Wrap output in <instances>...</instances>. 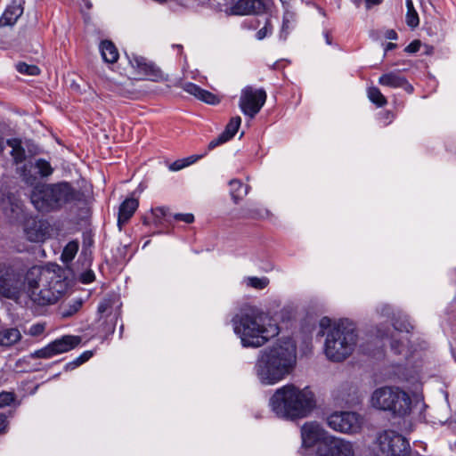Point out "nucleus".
<instances>
[{
    "instance_id": "obj_6",
    "label": "nucleus",
    "mask_w": 456,
    "mask_h": 456,
    "mask_svg": "<svg viewBox=\"0 0 456 456\" xmlns=\"http://www.w3.org/2000/svg\"><path fill=\"white\" fill-rule=\"evenodd\" d=\"M357 342V334L352 325L339 323L330 329L324 344V352L332 362H342L354 351Z\"/></svg>"
},
{
    "instance_id": "obj_44",
    "label": "nucleus",
    "mask_w": 456,
    "mask_h": 456,
    "mask_svg": "<svg viewBox=\"0 0 456 456\" xmlns=\"http://www.w3.org/2000/svg\"><path fill=\"white\" fill-rule=\"evenodd\" d=\"M420 45L421 43L419 40H414L405 47L404 51L409 53H414L419 50Z\"/></svg>"
},
{
    "instance_id": "obj_24",
    "label": "nucleus",
    "mask_w": 456,
    "mask_h": 456,
    "mask_svg": "<svg viewBox=\"0 0 456 456\" xmlns=\"http://www.w3.org/2000/svg\"><path fill=\"white\" fill-rule=\"evenodd\" d=\"M102 59L109 63H114L118 59V52L111 41L104 40L100 45Z\"/></svg>"
},
{
    "instance_id": "obj_16",
    "label": "nucleus",
    "mask_w": 456,
    "mask_h": 456,
    "mask_svg": "<svg viewBox=\"0 0 456 456\" xmlns=\"http://www.w3.org/2000/svg\"><path fill=\"white\" fill-rule=\"evenodd\" d=\"M46 184L35 187L31 194V202L40 212H50L56 210L53 197L48 193Z\"/></svg>"
},
{
    "instance_id": "obj_55",
    "label": "nucleus",
    "mask_w": 456,
    "mask_h": 456,
    "mask_svg": "<svg viewBox=\"0 0 456 456\" xmlns=\"http://www.w3.org/2000/svg\"><path fill=\"white\" fill-rule=\"evenodd\" d=\"M362 1V0H354L355 4H356L357 5H359V4H360V3H361Z\"/></svg>"
},
{
    "instance_id": "obj_45",
    "label": "nucleus",
    "mask_w": 456,
    "mask_h": 456,
    "mask_svg": "<svg viewBox=\"0 0 456 456\" xmlns=\"http://www.w3.org/2000/svg\"><path fill=\"white\" fill-rule=\"evenodd\" d=\"M175 219L183 221L187 224H191L194 221V216L192 214H175Z\"/></svg>"
},
{
    "instance_id": "obj_10",
    "label": "nucleus",
    "mask_w": 456,
    "mask_h": 456,
    "mask_svg": "<svg viewBox=\"0 0 456 456\" xmlns=\"http://www.w3.org/2000/svg\"><path fill=\"white\" fill-rule=\"evenodd\" d=\"M376 443L382 453L387 456H406L410 450L409 441L395 429L379 432Z\"/></svg>"
},
{
    "instance_id": "obj_37",
    "label": "nucleus",
    "mask_w": 456,
    "mask_h": 456,
    "mask_svg": "<svg viewBox=\"0 0 456 456\" xmlns=\"http://www.w3.org/2000/svg\"><path fill=\"white\" fill-rule=\"evenodd\" d=\"M393 326L395 330L401 332H410L413 329V326L407 320H395Z\"/></svg>"
},
{
    "instance_id": "obj_8",
    "label": "nucleus",
    "mask_w": 456,
    "mask_h": 456,
    "mask_svg": "<svg viewBox=\"0 0 456 456\" xmlns=\"http://www.w3.org/2000/svg\"><path fill=\"white\" fill-rule=\"evenodd\" d=\"M127 71L134 79H146L153 82L167 81L168 79V76L146 57L137 53H131L127 55Z\"/></svg>"
},
{
    "instance_id": "obj_43",
    "label": "nucleus",
    "mask_w": 456,
    "mask_h": 456,
    "mask_svg": "<svg viewBox=\"0 0 456 456\" xmlns=\"http://www.w3.org/2000/svg\"><path fill=\"white\" fill-rule=\"evenodd\" d=\"M207 155V152H204L202 154H199V155H191L185 159H183V161H184V165L185 167H188L190 165H192L194 164L195 162H197L198 160L201 159L202 158H204L205 156Z\"/></svg>"
},
{
    "instance_id": "obj_18",
    "label": "nucleus",
    "mask_w": 456,
    "mask_h": 456,
    "mask_svg": "<svg viewBox=\"0 0 456 456\" xmlns=\"http://www.w3.org/2000/svg\"><path fill=\"white\" fill-rule=\"evenodd\" d=\"M183 89L186 93L193 95L198 100L208 104L216 105L221 102V97L219 95L204 90L193 83L189 82L183 84Z\"/></svg>"
},
{
    "instance_id": "obj_31",
    "label": "nucleus",
    "mask_w": 456,
    "mask_h": 456,
    "mask_svg": "<svg viewBox=\"0 0 456 456\" xmlns=\"http://www.w3.org/2000/svg\"><path fill=\"white\" fill-rule=\"evenodd\" d=\"M36 169L41 177H47L53 172L50 163L43 159H39L35 162Z\"/></svg>"
},
{
    "instance_id": "obj_32",
    "label": "nucleus",
    "mask_w": 456,
    "mask_h": 456,
    "mask_svg": "<svg viewBox=\"0 0 456 456\" xmlns=\"http://www.w3.org/2000/svg\"><path fill=\"white\" fill-rule=\"evenodd\" d=\"M368 96L370 100L379 107H382L387 104V99L377 87L370 88L368 91Z\"/></svg>"
},
{
    "instance_id": "obj_17",
    "label": "nucleus",
    "mask_w": 456,
    "mask_h": 456,
    "mask_svg": "<svg viewBox=\"0 0 456 456\" xmlns=\"http://www.w3.org/2000/svg\"><path fill=\"white\" fill-rule=\"evenodd\" d=\"M24 232L29 241L41 242L46 238L47 226L42 221L35 218H28L26 220Z\"/></svg>"
},
{
    "instance_id": "obj_34",
    "label": "nucleus",
    "mask_w": 456,
    "mask_h": 456,
    "mask_svg": "<svg viewBox=\"0 0 456 456\" xmlns=\"http://www.w3.org/2000/svg\"><path fill=\"white\" fill-rule=\"evenodd\" d=\"M16 395L13 392H1L0 393V408L10 406L14 403Z\"/></svg>"
},
{
    "instance_id": "obj_50",
    "label": "nucleus",
    "mask_w": 456,
    "mask_h": 456,
    "mask_svg": "<svg viewBox=\"0 0 456 456\" xmlns=\"http://www.w3.org/2000/svg\"><path fill=\"white\" fill-rule=\"evenodd\" d=\"M8 425L7 418L4 413H0V428L6 427Z\"/></svg>"
},
{
    "instance_id": "obj_4",
    "label": "nucleus",
    "mask_w": 456,
    "mask_h": 456,
    "mask_svg": "<svg viewBox=\"0 0 456 456\" xmlns=\"http://www.w3.org/2000/svg\"><path fill=\"white\" fill-rule=\"evenodd\" d=\"M277 416L287 419L307 417L315 407L314 395L310 390L300 389L293 384L278 388L269 401Z\"/></svg>"
},
{
    "instance_id": "obj_19",
    "label": "nucleus",
    "mask_w": 456,
    "mask_h": 456,
    "mask_svg": "<svg viewBox=\"0 0 456 456\" xmlns=\"http://www.w3.org/2000/svg\"><path fill=\"white\" fill-rule=\"evenodd\" d=\"M379 83L382 86L394 88L403 87L408 93H411L413 90L412 86L408 83L406 78L399 73L395 72H389L382 75L379 79Z\"/></svg>"
},
{
    "instance_id": "obj_57",
    "label": "nucleus",
    "mask_w": 456,
    "mask_h": 456,
    "mask_svg": "<svg viewBox=\"0 0 456 456\" xmlns=\"http://www.w3.org/2000/svg\"><path fill=\"white\" fill-rule=\"evenodd\" d=\"M285 27H288V24H287V21H285V20H284V21H283V28H284Z\"/></svg>"
},
{
    "instance_id": "obj_29",
    "label": "nucleus",
    "mask_w": 456,
    "mask_h": 456,
    "mask_svg": "<svg viewBox=\"0 0 456 456\" xmlns=\"http://www.w3.org/2000/svg\"><path fill=\"white\" fill-rule=\"evenodd\" d=\"M245 284L248 287L256 289H265L269 283L270 281L267 277H248L245 279Z\"/></svg>"
},
{
    "instance_id": "obj_15",
    "label": "nucleus",
    "mask_w": 456,
    "mask_h": 456,
    "mask_svg": "<svg viewBox=\"0 0 456 456\" xmlns=\"http://www.w3.org/2000/svg\"><path fill=\"white\" fill-rule=\"evenodd\" d=\"M326 423L330 428H361L365 419L355 411H337L327 415Z\"/></svg>"
},
{
    "instance_id": "obj_7",
    "label": "nucleus",
    "mask_w": 456,
    "mask_h": 456,
    "mask_svg": "<svg viewBox=\"0 0 456 456\" xmlns=\"http://www.w3.org/2000/svg\"><path fill=\"white\" fill-rule=\"evenodd\" d=\"M371 403L377 409L390 411L395 418L403 419L411 411L410 395L398 387H385L375 390Z\"/></svg>"
},
{
    "instance_id": "obj_54",
    "label": "nucleus",
    "mask_w": 456,
    "mask_h": 456,
    "mask_svg": "<svg viewBox=\"0 0 456 456\" xmlns=\"http://www.w3.org/2000/svg\"><path fill=\"white\" fill-rule=\"evenodd\" d=\"M8 429H2L0 428V435L5 434Z\"/></svg>"
},
{
    "instance_id": "obj_30",
    "label": "nucleus",
    "mask_w": 456,
    "mask_h": 456,
    "mask_svg": "<svg viewBox=\"0 0 456 456\" xmlns=\"http://www.w3.org/2000/svg\"><path fill=\"white\" fill-rule=\"evenodd\" d=\"M78 250V243L77 241H70L69 242L66 247L64 248L62 254H61V259L63 262L68 263L71 261Z\"/></svg>"
},
{
    "instance_id": "obj_49",
    "label": "nucleus",
    "mask_w": 456,
    "mask_h": 456,
    "mask_svg": "<svg viewBox=\"0 0 456 456\" xmlns=\"http://www.w3.org/2000/svg\"><path fill=\"white\" fill-rule=\"evenodd\" d=\"M382 2V0H364L366 8L369 9L373 5L379 4Z\"/></svg>"
},
{
    "instance_id": "obj_27",
    "label": "nucleus",
    "mask_w": 456,
    "mask_h": 456,
    "mask_svg": "<svg viewBox=\"0 0 456 456\" xmlns=\"http://www.w3.org/2000/svg\"><path fill=\"white\" fill-rule=\"evenodd\" d=\"M247 193L248 185L242 183L240 180L234 179L230 181V194L235 203L243 199Z\"/></svg>"
},
{
    "instance_id": "obj_40",
    "label": "nucleus",
    "mask_w": 456,
    "mask_h": 456,
    "mask_svg": "<svg viewBox=\"0 0 456 456\" xmlns=\"http://www.w3.org/2000/svg\"><path fill=\"white\" fill-rule=\"evenodd\" d=\"M240 123L241 119L239 116L230 119V139L238 132Z\"/></svg>"
},
{
    "instance_id": "obj_28",
    "label": "nucleus",
    "mask_w": 456,
    "mask_h": 456,
    "mask_svg": "<svg viewBox=\"0 0 456 456\" xmlns=\"http://www.w3.org/2000/svg\"><path fill=\"white\" fill-rule=\"evenodd\" d=\"M406 23L409 27L414 28L419 25V16L413 6V3L411 0H406Z\"/></svg>"
},
{
    "instance_id": "obj_11",
    "label": "nucleus",
    "mask_w": 456,
    "mask_h": 456,
    "mask_svg": "<svg viewBox=\"0 0 456 456\" xmlns=\"http://www.w3.org/2000/svg\"><path fill=\"white\" fill-rule=\"evenodd\" d=\"M273 4L267 0H231L230 13L235 15H261L272 13Z\"/></svg>"
},
{
    "instance_id": "obj_21",
    "label": "nucleus",
    "mask_w": 456,
    "mask_h": 456,
    "mask_svg": "<svg viewBox=\"0 0 456 456\" xmlns=\"http://www.w3.org/2000/svg\"><path fill=\"white\" fill-rule=\"evenodd\" d=\"M138 206V200L134 198L126 199L122 202L119 207L118 217V225L119 229H121L122 225L131 218Z\"/></svg>"
},
{
    "instance_id": "obj_20",
    "label": "nucleus",
    "mask_w": 456,
    "mask_h": 456,
    "mask_svg": "<svg viewBox=\"0 0 456 456\" xmlns=\"http://www.w3.org/2000/svg\"><path fill=\"white\" fill-rule=\"evenodd\" d=\"M22 338V334L18 328L6 327L0 330V346L12 347L17 345Z\"/></svg>"
},
{
    "instance_id": "obj_23",
    "label": "nucleus",
    "mask_w": 456,
    "mask_h": 456,
    "mask_svg": "<svg viewBox=\"0 0 456 456\" xmlns=\"http://www.w3.org/2000/svg\"><path fill=\"white\" fill-rule=\"evenodd\" d=\"M7 145L12 149L11 156L16 165L22 163L26 159V151L21 145V141L17 138L9 139L6 142Z\"/></svg>"
},
{
    "instance_id": "obj_14",
    "label": "nucleus",
    "mask_w": 456,
    "mask_h": 456,
    "mask_svg": "<svg viewBox=\"0 0 456 456\" xmlns=\"http://www.w3.org/2000/svg\"><path fill=\"white\" fill-rule=\"evenodd\" d=\"M81 343L79 336L66 335L47 345L45 347L36 351L33 354L36 358H50L58 354L68 352Z\"/></svg>"
},
{
    "instance_id": "obj_42",
    "label": "nucleus",
    "mask_w": 456,
    "mask_h": 456,
    "mask_svg": "<svg viewBox=\"0 0 456 456\" xmlns=\"http://www.w3.org/2000/svg\"><path fill=\"white\" fill-rule=\"evenodd\" d=\"M45 324L44 323H37L32 325L28 330V335L37 337L41 335L45 331Z\"/></svg>"
},
{
    "instance_id": "obj_58",
    "label": "nucleus",
    "mask_w": 456,
    "mask_h": 456,
    "mask_svg": "<svg viewBox=\"0 0 456 456\" xmlns=\"http://www.w3.org/2000/svg\"><path fill=\"white\" fill-rule=\"evenodd\" d=\"M244 134V132H241L240 134V138L242 137Z\"/></svg>"
},
{
    "instance_id": "obj_36",
    "label": "nucleus",
    "mask_w": 456,
    "mask_h": 456,
    "mask_svg": "<svg viewBox=\"0 0 456 456\" xmlns=\"http://www.w3.org/2000/svg\"><path fill=\"white\" fill-rule=\"evenodd\" d=\"M81 305H82V302L79 300H77L74 302V304L72 305H70L69 307L62 306L61 314L62 317H69V316L73 315L74 314H76L79 310Z\"/></svg>"
},
{
    "instance_id": "obj_5",
    "label": "nucleus",
    "mask_w": 456,
    "mask_h": 456,
    "mask_svg": "<svg viewBox=\"0 0 456 456\" xmlns=\"http://www.w3.org/2000/svg\"><path fill=\"white\" fill-rule=\"evenodd\" d=\"M301 437L303 447H315L317 456H354L350 443L330 436L325 429H302Z\"/></svg>"
},
{
    "instance_id": "obj_39",
    "label": "nucleus",
    "mask_w": 456,
    "mask_h": 456,
    "mask_svg": "<svg viewBox=\"0 0 456 456\" xmlns=\"http://www.w3.org/2000/svg\"><path fill=\"white\" fill-rule=\"evenodd\" d=\"M273 26L269 18L266 19L265 26L256 32V38L262 40L272 32Z\"/></svg>"
},
{
    "instance_id": "obj_12",
    "label": "nucleus",
    "mask_w": 456,
    "mask_h": 456,
    "mask_svg": "<svg viewBox=\"0 0 456 456\" xmlns=\"http://www.w3.org/2000/svg\"><path fill=\"white\" fill-rule=\"evenodd\" d=\"M265 101L266 93L264 89L247 86L241 92L240 107L245 115L252 118L260 111Z\"/></svg>"
},
{
    "instance_id": "obj_56",
    "label": "nucleus",
    "mask_w": 456,
    "mask_h": 456,
    "mask_svg": "<svg viewBox=\"0 0 456 456\" xmlns=\"http://www.w3.org/2000/svg\"><path fill=\"white\" fill-rule=\"evenodd\" d=\"M326 39H327V43H328V44H330V37H329V36H328V35H326Z\"/></svg>"
},
{
    "instance_id": "obj_51",
    "label": "nucleus",
    "mask_w": 456,
    "mask_h": 456,
    "mask_svg": "<svg viewBox=\"0 0 456 456\" xmlns=\"http://www.w3.org/2000/svg\"><path fill=\"white\" fill-rule=\"evenodd\" d=\"M330 320L329 318H327V317H324V318H322V319L321 320V322H320V326H321L322 328H325V327H327V326H329V325H330Z\"/></svg>"
},
{
    "instance_id": "obj_53",
    "label": "nucleus",
    "mask_w": 456,
    "mask_h": 456,
    "mask_svg": "<svg viewBox=\"0 0 456 456\" xmlns=\"http://www.w3.org/2000/svg\"><path fill=\"white\" fill-rule=\"evenodd\" d=\"M339 430L346 434H353L355 429L349 428V429H339Z\"/></svg>"
},
{
    "instance_id": "obj_48",
    "label": "nucleus",
    "mask_w": 456,
    "mask_h": 456,
    "mask_svg": "<svg viewBox=\"0 0 456 456\" xmlns=\"http://www.w3.org/2000/svg\"><path fill=\"white\" fill-rule=\"evenodd\" d=\"M385 37L387 39L395 40L397 38V34L394 29H388L386 31Z\"/></svg>"
},
{
    "instance_id": "obj_52",
    "label": "nucleus",
    "mask_w": 456,
    "mask_h": 456,
    "mask_svg": "<svg viewBox=\"0 0 456 456\" xmlns=\"http://www.w3.org/2000/svg\"><path fill=\"white\" fill-rule=\"evenodd\" d=\"M396 47V44L395 43H388L385 48V51L387 52V51H390V50H393Z\"/></svg>"
},
{
    "instance_id": "obj_26",
    "label": "nucleus",
    "mask_w": 456,
    "mask_h": 456,
    "mask_svg": "<svg viewBox=\"0 0 456 456\" xmlns=\"http://www.w3.org/2000/svg\"><path fill=\"white\" fill-rule=\"evenodd\" d=\"M376 336L381 339L390 338L391 339V347L396 353H401V347L403 346V343L400 342L397 338H395V335L391 333L390 329L387 327L379 326L376 329Z\"/></svg>"
},
{
    "instance_id": "obj_33",
    "label": "nucleus",
    "mask_w": 456,
    "mask_h": 456,
    "mask_svg": "<svg viewBox=\"0 0 456 456\" xmlns=\"http://www.w3.org/2000/svg\"><path fill=\"white\" fill-rule=\"evenodd\" d=\"M17 70L20 74H26L29 76H37L40 73V69L36 65H29L25 62H20L16 66Z\"/></svg>"
},
{
    "instance_id": "obj_25",
    "label": "nucleus",
    "mask_w": 456,
    "mask_h": 456,
    "mask_svg": "<svg viewBox=\"0 0 456 456\" xmlns=\"http://www.w3.org/2000/svg\"><path fill=\"white\" fill-rule=\"evenodd\" d=\"M35 169V163L28 162L18 167L17 173L20 175L24 183L29 185H33L37 180L36 173L34 172Z\"/></svg>"
},
{
    "instance_id": "obj_2",
    "label": "nucleus",
    "mask_w": 456,
    "mask_h": 456,
    "mask_svg": "<svg viewBox=\"0 0 456 456\" xmlns=\"http://www.w3.org/2000/svg\"><path fill=\"white\" fill-rule=\"evenodd\" d=\"M297 363V346L290 338L279 339L259 352L256 374L261 383L273 385L289 375Z\"/></svg>"
},
{
    "instance_id": "obj_46",
    "label": "nucleus",
    "mask_w": 456,
    "mask_h": 456,
    "mask_svg": "<svg viewBox=\"0 0 456 456\" xmlns=\"http://www.w3.org/2000/svg\"><path fill=\"white\" fill-rule=\"evenodd\" d=\"M94 280V274L92 271H86L80 275V281L83 283H90Z\"/></svg>"
},
{
    "instance_id": "obj_3",
    "label": "nucleus",
    "mask_w": 456,
    "mask_h": 456,
    "mask_svg": "<svg viewBox=\"0 0 456 456\" xmlns=\"http://www.w3.org/2000/svg\"><path fill=\"white\" fill-rule=\"evenodd\" d=\"M67 289V281L55 270L34 266L26 273V295L36 305L55 304Z\"/></svg>"
},
{
    "instance_id": "obj_13",
    "label": "nucleus",
    "mask_w": 456,
    "mask_h": 456,
    "mask_svg": "<svg viewBox=\"0 0 456 456\" xmlns=\"http://www.w3.org/2000/svg\"><path fill=\"white\" fill-rule=\"evenodd\" d=\"M47 189L53 197V202L56 209L61 208L66 203L84 200L85 194L73 189L69 183L62 182L54 184H46Z\"/></svg>"
},
{
    "instance_id": "obj_38",
    "label": "nucleus",
    "mask_w": 456,
    "mask_h": 456,
    "mask_svg": "<svg viewBox=\"0 0 456 456\" xmlns=\"http://www.w3.org/2000/svg\"><path fill=\"white\" fill-rule=\"evenodd\" d=\"M93 356L92 351H86L82 354H80L77 359H75L72 362H69L68 364V368H75L77 366H79L80 364L86 362Z\"/></svg>"
},
{
    "instance_id": "obj_47",
    "label": "nucleus",
    "mask_w": 456,
    "mask_h": 456,
    "mask_svg": "<svg viewBox=\"0 0 456 456\" xmlns=\"http://www.w3.org/2000/svg\"><path fill=\"white\" fill-rule=\"evenodd\" d=\"M184 167H186L184 165L183 159H178V160L173 162L169 167L170 170H172V171H178Z\"/></svg>"
},
{
    "instance_id": "obj_9",
    "label": "nucleus",
    "mask_w": 456,
    "mask_h": 456,
    "mask_svg": "<svg viewBox=\"0 0 456 456\" xmlns=\"http://www.w3.org/2000/svg\"><path fill=\"white\" fill-rule=\"evenodd\" d=\"M22 292L26 294V274L0 264V295L17 300Z\"/></svg>"
},
{
    "instance_id": "obj_22",
    "label": "nucleus",
    "mask_w": 456,
    "mask_h": 456,
    "mask_svg": "<svg viewBox=\"0 0 456 456\" xmlns=\"http://www.w3.org/2000/svg\"><path fill=\"white\" fill-rule=\"evenodd\" d=\"M23 12V8L20 4H12L10 5L5 12H4L0 24L2 26H12L13 25L17 20L21 16Z\"/></svg>"
},
{
    "instance_id": "obj_35",
    "label": "nucleus",
    "mask_w": 456,
    "mask_h": 456,
    "mask_svg": "<svg viewBox=\"0 0 456 456\" xmlns=\"http://www.w3.org/2000/svg\"><path fill=\"white\" fill-rule=\"evenodd\" d=\"M228 141V127H226L223 133L216 139L212 140L208 145V151H212L214 150L216 146L220 145V144H223V143H225L226 142Z\"/></svg>"
},
{
    "instance_id": "obj_1",
    "label": "nucleus",
    "mask_w": 456,
    "mask_h": 456,
    "mask_svg": "<svg viewBox=\"0 0 456 456\" xmlns=\"http://www.w3.org/2000/svg\"><path fill=\"white\" fill-rule=\"evenodd\" d=\"M234 333L245 347H261L277 337L280 328L273 317L254 305H245L232 318Z\"/></svg>"
},
{
    "instance_id": "obj_41",
    "label": "nucleus",
    "mask_w": 456,
    "mask_h": 456,
    "mask_svg": "<svg viewBox=\"0 0 456 456\" xmlns=\"http://www.w3.org/2000/svg\"><path fill=\"white\" fill-rule=\"evenodd\" d=\"M113 305V299L111 297L104 298L98 306V312L100 314L106 313Z\"/></svg>"
}]
</instances>
